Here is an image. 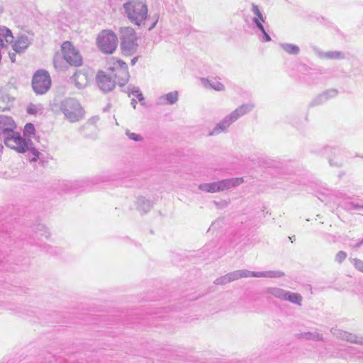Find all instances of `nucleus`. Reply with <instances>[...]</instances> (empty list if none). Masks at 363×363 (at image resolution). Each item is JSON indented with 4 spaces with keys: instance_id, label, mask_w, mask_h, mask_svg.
<instances>
[{
    "instance_id": "nucleus-1",
    "label": "nucleus",
    "mask_w": 363,
    "mask_h": 363,
    "mask_svg": "<svg viewBox=\"0 0 363 363\" xmlns=\"http://www.w3.org/2000/svg\"><path fill=\"white\" fill-rule=\"evenodd\" d=\"M16 125L11 117L0 115V139L5 145L20 153L28 150V142L18 132L15 131Z\"/></svg>"
},
{
    "instance_id": "nucleus-2",
    "label": "nucleus",
    "mask_w": 363,
    "mask_h": 363,
    "mask_svg": "<svg viewBox=\"0 0 363 363\" xmlns=\"http://www.w3.org/2000/svg\"><path fill=\"white\" fill-rule=\"evenodd\" d=\"M124 13L133 24L144 25L148 16V9L145 0H128L123 4Z\"/></svg>"
},
{
    "instance_id": "nucleus-3",
    "label": "nucleus",
    "mask_w": 363,
    "mask_h": 363,
    "mask_svg": "<svg viewBox=\"0 0 363 363\" xmlns=\"http://www.w3.org/2000/svg\"><path fill=\"white\" fill-rule=\"evenodd\" d=\"M59 108L65 118L70 123H76L84 118V110L80 103L74 98H67L52 106V110Z\"/></svg>"
},
{
    "instance_id": "nucleus-4",
    "label": "nucleus",
    "mask_w": 363,
    "mask_h": 363,
    "mask_svg": "<svg viewBox=\"0 0 363 363\" xmlns=\"http://www.w3.org/2000/svg\"><path fill=\"white\" fill-rule=\"evenodd\" d=\"M121 48L123 55L131 56L134 55L138 49V38L135 30L131 27L121 28Z\"/></svg>"
},
{
    "instance_id": "nucleus-5",
    "label": "nucleus",
    "mask_w": 363,
    "mask_h": 363,
    "mask_svg": "<svg viewBox=\"0 0 363 363\" xmlns=\"http://www.w3.org/2000/svg\"><path fill=\"white\" fill-rule=\"evenodd\" d=\"M118 38L111 30H103L97 38V45L99 50L105 54H112L118 46Z\"/></svg>"
},
{
    "instance_id": "nucleus-6",
    "label": "nucleus",
    "mask_w": 363,
    "mask_h": 363,
    "mask_svg": "<svg viewBox=\"0 0 363 363\" xmlns=\"http://www.w3.org/2000/svg\"><path fill=\"white\" fill-rule=\"evenodd\" d=\"M51 86V79L48 72L44 69L38 70L32 79V87L36 94H45Z\"/></svg>"
},
{
    "instance_id": "nucleus-7",
    "label": "nucleus",
    "mask_w": 363,
    "mask_h": 363,
    "mask_svg": "<svg viewBox=\"0 0 363 363\" xmlns=\"http://www.w3.org/2000/svg\"><path fill=\"white\" fill-rule=\"evenodd\" d=\"M62 52L63 58L70 65L78 67L82 65V56L70 42L66 41L62 45Z\"/></svg>"
},
{
    "instance_id": "nucleus-8",
    "label": "nucleus",
    "mask_w": 363,
    "mask_h": 363,
    "mask_svg": "<svg viewBox=\"0 0 363 363\" xmlns=\"http://www.w3.org/2000/svg\"><path fill=\"white\" fill-rule=\"evenodd\" d=\"M113 67L111 68L115 72V77L118 79L120 86L127 84L130 79L128 68L125 62L118 59H113Z\"/></svg>"
},
{
    "instance_id": "nucleus-9",
    "label": "nucleus",
    "mask_w": 363,
    "mask_h": 363,
    "mask_svg": "<svg viewBox=\"0 0 363 363\" xmlns=\"http://www.w3.org/2000/svg\"><path fill=\"white\" fill-rule=\"evenodd\" d=\"M330 332L334 337L340 340H345L352 343L363 345V337L335 328H333L330 330Z\"/></svg>"
},
{
    "instance_id": "nucleus-10",
    "label": "nucleus",
    "mask_w": 363,
    "mask_h": 363,
    "mask_svg": "<svg viewBox=\"0 0 363 363\" xmlns=\"http://www.w3.org/2000/svg\"><path fill=\"white\" fill-rule=\"evenodd\" d=\"M96 82L99 89L103 92L111 91L116 86V82L112 77L106 74L103 71H99L97 73Z\"/></svg>"
},
{
    "instance_id": "nucleus-11",
    "label": "nucleus",
    "mask_w": 363,
    "mask_h": 363,
    "mask_svg": "<svg viewBox=\"0 0 363 363\" xmlns=\"http://www.w3.org/2000/svg\"><path fill=\"white\" fill-rule=\"evenodd\" d=\"M178 100L179 92L173 91L159 96L157 99L156 104L158 106L174 105Z\"/></svg>"
},
{
    "instance_id": "nucleus-12",
    "label": "nucleus",
    "mask_w": 363,
    "mask_h": 363,
    "mask_svg": "<svg viewBox=\"0 0 363 363\" xmlns=\"http://www.w3.org/2000/svg\"><path fill=\"white\" fill-rule=\"evenodd\" d=\"M30 40L26 34L18 35L13 42L12 47L15 52H23L30 45Z\"/></svg>"
},
{
    "instance_id": "nucleus-13",
    "label": "nucleus",
    "mask_w": 363,
    "mask_h": 363,
    "mask_svg": "<svg viewBox=\"0 0 363 363\" xmlns=\"http://www.w3.org/2000/svg\"><path fill=\"white\" fill-rule=\"evenodd\" d=\"M235 121L232 118L230 114L226 116L220 122L216 124L208 135H215L225 131Z\"/></svg>"
},
{
    "instance_id": "nucleus-14",
    "label": "nucleus",
    "mask_w": 363,
    "mask_h": 363,
    "mask_svg": "<svg viewBox=\"0 0 363 363\" xmlns=\"http://www.w3.org/2000/svg\"><path fill=\"white\" fill-rule=\"evenodd\" d=\"M244 182L242 177L231 178L217 182L218 191L229 189L233 187L238 186Z\"/></svg>"
},
{
    "instance_id": "nucleus-15",
    "label": "nucleus",
    "mask_w": 363,
    "mask_h": 363,
    "mask_svg": "<svg viewBox=\"0 0 363 363\" xmlns=\"http://www.w3.org/2000/svg\"><path fill=\"white\" fill-rule=\"evenodd\" d=\"M136 209L141 213H147L153 206V202L143 196H139L135 201Z\"/></svg>"
},
{
    "instance_id": "nucleus-16",
    "label": "nucleus",
    "mask_w": 363,
    "mask_h": 363,
    "mask_svg": "<svg viewBox=\"0 0 363 363\" xmlns=\"http://www.w3.org/2000/svg\"><path fill=\"white\" fill-rule=\"evenodd\" d=\"M13 42V36L10 29L0 26V48H4Z\"/></svg>"
},
{
    "instance_id": "nucleus-17",
    "label": "nucleus",
    "mask_w": 363,
    "mask_h": 363,
    "mask_svg": "<svg viewBox=\"0 0 363 363\" xmlns=\"http://www.w3.org/2000/svg\"><path fill=\"white\" fill-rule=\"evenodd\" d=\"M255 108V104L253 103L249 102L247 104H243L239 107H238L235 111H233L230 114L233 119L235 121L238 120L242 116L246 115L250 113Z\"/></svg>"
},
{
    "instance_id": "nucleus-18",
    "label": "nucleus",
    "mask_w": 363,
    "mask_h": 363,
    "mask_svg": "<svg viewBox=\"0 0 363 363\" xmlns=\"http://www.w3.org/2000/svg\"><path fill=\"white\" fill-rule=\"evenodd\" d=\"M247 277H267V278H277L284 276V273L280 271H265V272H252L247 270Z\"/></svg>"
},
{
    "instance_id": "nucleus-19",
    "label": "nucleus",
    "mask_w": 363,
    "mask_h": 363,
    "mask_svg": "<svg viewBox=\"0 0 363 363\" xmlns=\"http://www.w3.org/2000/svg\"><path fill=\"white\" fill-rule=\"evenodd\" d=\"M318 56L321 59L327 60H343L345 59V52L338 50H330L327 52H318Z\"/></svg>"
},
{
    "instance_id": "nucleus-20",
    "label": "nucleus",
    "mask_w": 363,
    "mask_h": 363,
    "mask_svg": "<svg viewBox=\"0 0 363 363\" xmlns=\"http://www.w3.org/2000/svg\"><path fill=\"white\" fill-rule=\"evenodd\" d=\"M72 79L76 87L78 89H84L88 84L89 80L87 74L81 71L75 72Z\"/></svg>"
},
{
    "instance_id": "nucleus-21",
    "label": "nucleus",
    "mask_w": 363,
    "mask_h": 363,
    "mask_svg": "<svg viewBox=\"0 0 363 363\" xmlns=\"http://www.w3.org/2000/svg\"><path fill=\"white\" fill-rule=\"evenodd\" d=\"M201 82L206 88H211L216 91H223L225 89L224 85L216 78L210 79L202 78Z\"/></svg>"
},
{
    "instance_id": "nucleus-22",
    "label": "nucleus",
    "mask_w": 363,
    "mask_h": 363,
    "mask_svg": "<svg viewBox=\"0 0 363 363\" xmlns=\"http://www.w3.org/2000/svg\"><path fill=\"white\" fill-rule=\"evenodd\" d=\"M265 292L281 301L285 300L286 295L287 294V291L279 287H268L266 289Z\"/></svg>"
},
{
    "instance_id": "nucleus-23",
    "label": "nucleus",
    "mask_w": 363,
    "mask_h": 363,
    "mask_svg": "<svg viewBox=\"0 0 363 363\" xmlns=\"http://www.w3.org/2000/svg\"><path fill=\"white\" fill-rule=\"evenodd\" d=\"M337 91L336 89H329L323 94H320L315 99V104H319L325 102L329 99L333 98L337 95Z\"/></svg>"
},
{
    "instance_id": "nucleus-24",
    "label": "nucleus",
    "mask_w": 363,
    "mask_h": 363,
    "mask_svg": "<svg viewBox=\"0 0 363 363\" xmlns=\"http://www.w3.org/2000/svg\"><path fill=\"white\" fill-rule=\"evenodd\" d=\"M299 338H302L306 340H313V341H323V336L322 334L319 333L318 331L313 332H304L301 333L298 335Z\"/></svg>"
},
{
    "instance_id": "nucleus-25",
    "label": "nucleus",
    "mask_w": 363,
    "mask_h": 363,
    "mask_svg": "<svg viewBox=\"0 0 363 363\" xmlns=\"http://www.w3.org/2000/svg\"><path fill=\"white\" fill-rule=\"evenodd\" d=\"M326 150L331 154L338 156V157L337 158V160H335V161L333 159L330 157L329 158L330 164L331 166H335V167L342 166V160L340 158V156L341 155L340 150L338 148H335V147H328L326 149Z\"/></svg>"
},
{
    "instance_id": "nucleus-26",
    "label": "nucleus",
    "mask_w": 363,
    "mask_h": 363,
    "mask_svg": "<svg viewBox=\"0 0 363 363\" xmlns=\"http://www.w3.org/2000/svg\"><path fill=\"white\" fill-rule=\"evenodd\" d=\"M279 47L286 53L293 55H297L300 52V48L298 45L291 43H280Z\"/></svg>"
},
{
    "instance_id": "nucleus-27",
    "label": "nucleus",
    "mask_w": 363,
    "mask_h": 363,
    "mask_svg": "<svg viewBox=\"0 0 363 363\" xmlns=\"http://www.w3.org/2000/svg\"><path fill=\"white\" fill-rule=\"evenodd\" d=\"M253 23L256 25L257 28L262 32V35L260 36V40L262 42H269L271 40V37L265 30L263 25L260 23L259 20L257 18H252Z\"/></svg>"
},
{
    "instance_id": "nucleus-28",
    "label": "nucleus",
    "mask_w": 363,
    "mask_h": 363,
    "mask_svg": "<svg viewBox=\"0 0 363 363\" xmlns=\"http://www.w3.org/2000/svg\"><path fill=\"white\" fill-rule=\"evenodd\" d=\"M199 189L203 191L215 193L218 191L219 187H218L217 182H216L212 183L201 184L199 186Z\"/></svg>"
},
{
    "instance_id": "nucleus-29",
    "label": "nucleus",
    "mask_w": 363,
    "mask_h": 363,
    "mask_svg": "<svg viewBox=\"0 0 363 363\" xmlns=\"http://www.w3.org/2000/svg\"><path fill=\"white\" fill-rule=\"evenodd\" d=\"M230 282L238 280L240 278H247L246 269L236 270L227 274Z\"/></svg>"
},
{
    "instance_id": "nucleus-30",
    "label": "nucleus",
    "mask_w": 363,
    "mask_h": 363,
    "mask_svg": "<svg viewBox=\"0 0 363 363\" xmlns=\"http://www.w3.org/2000/svg\"><path fill=\"white\" fill-rule=\"evenodd\" d=\"M302 300V296L299 294L287 291V294L286 295V298L284 301H289L293 303L301 306Z\"/></svg>"
},
{
    "instance_id": "nucleus-31",
    "label": "nucleus",
    "mask_w": 363,
    "mask_h": 363,
    "mask_svg": "<svg viewBox=\"0 0 363 363\" xmlns=\"http://www.w3.org/2000/svg\"><path fill=\"white\" fill-rule=\"evenodd\" d=\"M124 91L126 92L129 96L130 94L135 95L137 97V99H138V101L142 104H144L143 101H144L145 99H144V96H143L142 92L140 91L139 87L133 86L131 89L128 87L127 89L125 90Z\"/></svg>"
},
{
    "instance_id": "nucleus-32",
    "label": "nucleus",
    "mask_w": 363,
    "mask_h": 363,
    "mask_svg": "<svg viewBox=\"0 0 363 363\" xmlns=\"http://www.w3.org/2000/svg\"><path fill=\"white\" fill-rule=\"evenodd\" d=\"M42 110L43 106L40 104H30L27 107V113L31 115H35Z\"/></svg>"
},
{
    "instance_id": "nucleus-33",
    "label": "nucleus",
    "mask_w": 363,
    "mask_h": 363,
    "mask_svg": "<svg viewBox=\"0 0 363 363\" xmlns=\"http://www.w3.org/2000/svg\"><path fill=\"white\" fill-rule=\"evenodd\" d=\"M251 10H252V12L255 16L254 18H257L259 20L261 23H262V22H264V18L257 5L252 4Z\"/></svg>"
},
{
    "instance_id": "nucleus-34",
    "label": "nucleus",
    "mask_w": 363,
    "mask_h": 363,
    "mask_svg": "<svg viewBox=\"0 0 363 363\" xmlns=\"http://www.w3.org/2000/svg\"><path fill=\"white\" fill-rule=\"evenodd\" d=\"M38 229L39 230V232L37 233L38 235H39L43 236L45 238H48L50 237V232L48 231L47 228L45 226H44L43 225H39L38 227Z\"/></svg>"
},
{
    "instance_id": "nucleus-35",
    "label": "nucleus",
    "mask_w": 363,
    "mask_h": 363,
    "mask_svg": "<svg viewBox=\"0 0 363 363\" xmlns=\"http://www.w3.org/2000/svg\"><path fill=\"white\" fill-rule=\"evenodd\" d=\"M35 127H34L33 124H32L30 123H26V125L24 127V134L25 135H33L35 133Z\"/></svg>"
},
{
    "instance_id": "nucleus-36",
    "label": "nucleus",
    "mask_w": 363,
    "mask_h": 363,
    "mask_svg": "<svg viewBox=\"0 0 363 363\" xmlns=\"http://www.w3.org/2000/svg\"><path fill=\"white\" fill-rule=\"evenodd\" d=\"M347 253L344 251H339L335 257V261L337 263H342L347 257Z\"/></svg>"
},
{
    "instance_id": "nucleus-37",
    "label": "nucleus",
    "mask_w": 363,
    "mask_h": 363,
    "mask_svg": "<svg viewBox=\"0 0 363 363\" xmlns=\"http://www.w3.org/2000/svg\"><path fill=\"white\" fill-rule=\"evenodd\" d=\"M229 282H230V281L228 280V277L227 274L222 276L220 277H218L214 281V284L216 285H224Z\"/></svg>"
},
{
    "instance_id": "nucleus-38",
    "label": "nucleus",
    "mask_w": 363,
    "mask_h": 363,
    "mask_svg": "<svg viewBox=\"0 0 363 363\" xmlns=\"http://www.w3.org/2000/svg\"><path fill=\"white\" fill-rule=\"evenodd\" d=\"M126 135L129 138V139L133 140L135 142L141 141L143 140V138L136 133H130L129 130L126 131Z\"/></svg>"
},
{
    "instance_id": "nucleus-39",
    "label": "nucleus",
    "mask_w": 363,
    "mask_h": 363,
    "mask_svg": "<svg viewBox=\"0 0 363 363\" xmlns=\"http://www.w3.org/2000/svg\"><path fill=\"white\" fill-rule=\"evenodd\" d=\"M354 267L356 269H357L359 271L363 272V261L359 259H354L352 261Z\"/></svg>"
},
{
    "instance_id": "nucleus-40",
    "label": "nucleus",
    "mask_w": 363,
    "mask_h": 363,
    "mask_svg": "<svg viewBox=\"0 0 363 363\" xmlns=\"http://www.w3.org/2000/svg\"><path fill=\"white\" fill-rule=\"evenodd\" d=\"M6 99H8V97L3 96L1 99H0V111H4L9 108V104H4Z\"/></svg>"
},
{
    "instance_id": "nucleus-41",
    "label": "nucleus",
    "mask_w": 363,
    "mask_h": 363,
    "mask_svg": "<svg viewBox=\"0 0 363 363\" xmlns=\"http://www.w3.org/2000/svg\"><path fill=\"white\" fill-rule=\"evenodd\" d=\"M30 154L33 156L30 159V161H32V162L37 161L38 158L39 157V155H40L39 151L38 150L35 149V148H32L30 150Z\"/></svg>"
},
{
    "instance_id": "nucleus-42",
    "label": "nucleus",
    "mask_w": 363,
    "mask_h": 363,
    "mask_svg": "<svg viewBox=\"0 0 363 363\" xmlns=\"http://www.w3.org/2000/svg\"><path fill=\"white\" fill-rule=\"evenodd\" d=\"M62 61L61 58L59 57H55L53 60L54 66L56 69L61 68V65H60V62Z\"/></svg>"
},
{
    "instance_id": "nucleus-43",
    "label": "nucleus",
    "mask_w": 363,
    "mask_h": 363,
    "mask_svg": "<svg viewBox=\"0 0 363 363\" xmlns=\"http://www.w3.org/2000/svg\"><path fill=\"white\" fill-rule=\"evenodd\" d=\"M63 16H64V13H62L59 15V21H60L63 24H66L67 22L69 21L68 17L65 16L64 18Z\"/></svg>"
},
{
    "instance_id": "nucleus-44",
    "label": "nucleus",
    "mask_w": 363,
    "mask_h": 363,
    "mask_svg": "<svg viewBox=\"0 0 363 363\" xmlns=\"http://www.w3.org/2000/svg\"><path fill=\"white\" fill-rule=\"evenodd\" d=\"M100 182H104V177H96L93 178V179H92V182L94 184H99Z\"/></svg>"
},
{
    "instance_id": "nucleus-45",
    "label": "nucleus",
    "mask_w": 363,
    "mask_h": 363,
    "mask_svg": "<svg viewBox=\"0 0 363 363\" xmlns=\"http://www.w3.org/2000/svg\"><path fill=\"white\" fill-rule=\"evenodd\" d=\"M9 57L12 62L16 61V53L15 52H9Z\"/></svg>"
},
{
    "instance_id": "nucleus-46",
    "label": "nucleus",
    "mask_w": 363,
    "mask_h": 363,
    "mask_svg": "<svg viewBox=\"0 0 363 363\" xmlns=\"http://www.w3.org/2000/svg\"><path fill=\"white\" fill-rule=\"evenodd\" d=\"M138 56H137V57H133V58L131 60V62H130L131 65H132V66L135 65V63H136V62L138 61Z\"/></svg>"
},
{
    "instance_id": "nucleus-47",
    "label": "nucleus",
    "mask_w": 363,
    "mask_h": 363,
    "mask_svg": "<svg viewBox=\"0 0 363 363\" xmlns=\"http://www.w3.org/2000/svg\"><path fill=\"white\" fill-rule=\"evenodd\" d=\"M130 104H131V105L133 106V107L134 108H135V107H136V104H137V101H136L135 99H133L131 100Z\"/></svg>"
},
{
    "instance_id": "nucleus-48",
    "label": "nucleus",
    "mask_w": 363,
    "mask_h": 363,
    "mask_svg": "<svg viewBox=\"0 0 363 363\" xmlns=\"http://www.w3.org/2000/svg\"><path fill=\"white\" fill-rule=\"evenodd\" d=\"M157 23V19H156L154 23L151 25V26L149 28V30H152L156 25V23Z\"/></svg>"
},
{
    "instance_id": "nucleus-49",
    "label": "nucleus",
    "mask_w": 363,
    "mask_h": 363,
    "mask_svg": "<svg viewBox=\"0 0 363 363\" xmlns=\"http://www.w3.org/2000/svg\"><path fill=\"white\" fill-rule=\"evenodd\" d=\"M363 244V240L356 245V247H359Z\"/></svg>"
},
{
    "instance_id": "nucleus-50",
    "label": "nucleus",
    "mask_w": 363,
    "mask_h": 363,
    "mask_svg": "<svg viewBox=\"0 0 363 363\" xmlns=\"http://www.w3.org/2000/svg\"><path fill=\"white\" fill-rule=\"evenodd\" d=\"M2 12V7L0 6V14Z\"/></svg>"
}]
</instances>
